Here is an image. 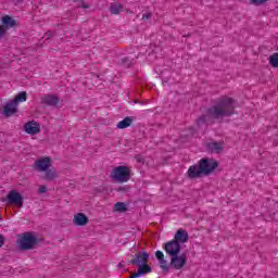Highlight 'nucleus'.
Returning <instances> with one entry per match:
<instances>
[{
  "instance_id": "2",
  "label": "nucleus",
  "mask_w": 278,
  "mask_h": 278,
  "mask_svg": "<svg viewBox=\"0 0 278 278\" xmlns=\"http://www.w3.org/2000/svg\"><path fill=\"white\" fill-rule=\"evenodd\" d=\"M218 168V161L204 157L199 161L198 165H191L187 172L189 179H199L203 175L207 177Z\"/></svg>"
},
{
  "instance_id": "29",
  "label": "nucleus",
  "mask_w": 278,
  "mask_h": 278,
  "mask_svg": "<svg viewBox=\"0 0 278 278\" xmlns=\"http://www.w3.org/2000/svg\"><path fill=\"white\" fill-rule=\"evenodd\" d=\"M3 242H4L3 236H0V249L3 247Z\"/></svg>"
},
{
  "instance_id": "11",
  "label": "nucleus",
  "mask_w": 278,
  "mask_h": 278,
  "mask_svg": "<svg viewBox=\"0 0 278 278\" xmlns=\"http://www.w3.org/2000/svg\"><path fill=\"white\" fill-rule=\"evenodd\" d=\"M190 236L185 229H178L174 236V241L178 244H185L189 240Z\"/></svg>"
},
{
  "instance_id": "30",
  "label": "nucleus",
  "mask_w": 278,
  "mask_h": 278,
  "mask_svg": "<svg viewBox=\"0 0 278 278\" xmlns=\"http://www.w3.org/2000/svg\"><path fill=\"white\" fill-rule=\"evenodd\" d=\"M117 268H123V263H119V264L117 265Z\"/></svg>"
},
{
  "instance_id": "26",
  "label": "nucleus",
  "mask_w": 278,
  "mask_h": 278,
  "mask_svg": "<svg viewBox=\"0 0 278 278\" xmlns=\"http://www.w3.org/2000/svg\"><path fill=\"white\" fill-rule=\"evenodd\" d=\"M252 5H264L268 0H250Z\"/></svg>"
},
{
  "instance_id": "8",
  "label": "nucleus",
  "mask_w": 278,
  "mask_h": 278,
  "mask_svg": "<svg viewBox=\"0 0 278 278\" xmlns=\"http://www.w3.org/2000/svg\"><path fill=\"white\" fill-rule=\"evenodd\" d=\"M164 249L167 255H169V257H173L174 255H179V253L181 252V244L173 239L172 241L165 243Z\"/></svg>"
},
{
  "instance_id": "14",
  "label": "nucleus",
  "mask_w": 278,
  "mask_h": 278,
  "mask_svg": "<svg viewBox=\"0 0 278 278\" xmlns=\"http://www.w3.org/2000/svg\"><path fill=\"white\" fill-rule=\"evenodd\" d=\"M25 131L30 136H35V134H38L40 131V125L36 122H28L25 125Z\"/></svg>"
},
{
  "instance_id": "31",
  "label": "nucleus",
  "mask_w": 278,
  "mask_h": 278,
  "mask_svg": "<svg viewBox=\"0 0 278 278\" xmlns=\"http://www.w3.org/2000/svg\"><path fill=\"white\" fill-rule=\"evenodd\" d=\"M83 8L88 9L89 7H88V5H86V4H84V5H83Z\"/></svg>"
},
{
  "instance_id": "3",
  "label": "nucleus",
  "mask_w": 278,
  "mask_h": 278,
  "mask_svg": "<svg viewBox=\"0 0 278 278\" xmlns=\"http://www.w3.org/2000/svg\"><path fill=\"white\" fill-rule=\"evenodd\" d=\"M131 177V169L128 166H117L111 172V178L118 184H126Z\"/></svg>"
},
{
  "instance_id": "20",
  "label": "nucleus",
  "mask_w": 278,
  "mask_h": 278,
  "mask_svg": "<svg viewBox=\"0 0 278 278\" xmlns=\"http://www.w3.org/2000/svg\"><path fill=\"white\" fill-rule=\"evenodd\" d=\"M124 8L122 7L121 3H113L110 7V12L111 14H121V12H123Z\"/></svg>"
},
{
  "instance_id": "1",
  "label": "nucleus",
  "mask_w": 278,
  "mask_h": 278,
  "mask_svg": "<svg viewBox=\"0 0 278 278\" xmlns=\"http://www.w3.org/2000/svg\"><path fill=\"white\" fill-rule=\"evenodd\" d=\"M233 114H236V100L229 97H222L195 123L198 127H201V125H214V121H220V118L233 116Z\"/></svg>"
},
{
  "instance_id": "7",
  "label": "nucleus",
  "mask_w": 278,
  "mask_h": 278,
  "mask_svg": "<svg viewBox=\"0 0 278 278\" xmlns=\"http://www.w3.org/2000/svg\"><path fill=\"white\" fill-rule=\"evenodd\" d=\"M1 23L2 25H0V38H3L5 31H8V29H12V27L16 25V20L10 15H4L2 16Z\"/></svg>"
},
{
  "instance_id": "27",
  "label": "nucleus",
  "mask_w": 278,
  "mask_h": 278,
  "mask_svg": "<svg viewBox=\"0 0 278 278\" xmlns=\"http://www.w3.org/2000/svg\"><path fill=\"white\" fill-rule=\"evenodd\" d=\"M155 257H156V260H159V262L162 261V260H164V252H162V251H156V252H155Z\"/></svg>"
},
{
  "instance_id": "12",
  "label": "nucleus",
  "mask_w": 278,
  "mask_h": 278,
  "mask_svg": "<svg viewBox=\"0 0 278 278\" xmlns=\"http://www.w3.org/2000/svg\"><path fill=\"white\" fill-rule=\"evenodd\" d=\"M88 216L84 213H77L74 215L73 223L76 227H86L88 225Z\"/></svg>"
},
{
  "instance_id": "10",
  "label": "nucleus",
  "mask_w": 278,
  "mask_h": 278,
  "mask_svg": "<svg viewBox=\"0 0 278 278\" xmlns=\"http://www.w3.org/2000/svg\"><path fill=\"white\" fill-rule=\"evenodd\" d=\"M35 166L37 170H39L40 173H46V170H49V168H51V159L41 157L38 161H36Z\"/></svg>"
},
{
  "instance_id": "32",
  "label": "nucleus",
  "mask_w": 278,
  "mask_h": 278,
  "mask_svg": "<svg viewBox=\"0 0 278 278\" xmlns=\"http://www.w3.org/2000/svg\"><path fill=\"white\" fill-rule=\"evenodd\" d=\"M141 164H144V161L140 160Z\"/></svg>"
},
{
  "instance_id": "19",
  "label": "nucleus",
  "mask_w": 278,
  "mask_h": 278,
  "mask_svg": "<svg viewBox=\"0 0 278 278\" xmlns=\"http://www.w3.org/2000/svg\"><path fill=\"white\" fill-rule=\"evenodd\" d=\"M153 268H151V265L149 263H140V275H149V273H152Z\"/></svg>"
},
{
  "instance_id": "4",
  "label": "nucleus",
  "mask_w": 278,
  "mask_h": 278,
  "mask_svg": "<svg viewBox=\"0 0 278 278\" xmlns=\"http://www.w3.org/2000/svg\"><path fill=\"white\" fill-rule=\"evenodd\" d=\"M25 101H27V92L22 91L4 106L5 116H12V114H15L18 103H25Z\"/></svg>"
},
{
  "instance_id": "16",
  "label": "nucleus",
  "mask_w": 278,
  "mask_h": 278,
  "mask_svg": "<svg viewBox=\"0 0 278 278\" xmlns=\"http://www.w3.org/2000/svg\"><path fill=\"white\" fill-rule=\"evenodd\" d=\"M59 176L60 175L58 174V170H55V168H50L46 170L43 179H47L48 181H53V179H58Z\"/></svg>"
},
{
  "instance_id": "28",
  "label": "nucleus",
  "mask_w": 278,
  "mask_h": 278,
  "mask_svg": "<svg viewBox=\"0 0 278 278\" xmlns=\"http://www.w3.org/2000/svg\"><path fill=\"white\" fill-rule=\"evenodd\" d=\"M38 192L40 194H45V192H47V187L46 186H40Z\"/></svg>"
},
{
  "instance_id": "5",
  "label": "nucleus",
  "mask_w": 278,
  "mask_h": 278,
  "mask_svg": "<svg viewBox=\"0 0 278 278\" xmlns=\"http://www.w3.org/2000/svg\"><path fill=\"white\" fill-rule=\"evenodd\" d=\"M18 245L23 251H28L33 247H36V236L30 232H26L18 237Z\"/></svg>"
},
{
  "instance_id": "13",
  "label": "nucleus",
  "mask_w": 278,
  "mask_h": 278,
  "mask_svg": "<svg viewBox=\"0 0 278 278\" xmlns=\"http://www.w3.org/2000/svg\"><path fill=\"white\" fill-rule=\"evenodd\" d=\"M206 147L211 153H223L225 151V143L223 141L210 142Z\"/></svg>"
},
{
  "instance_id": "9",
  "label": "nucleus",
  "mask_w": 278,
  "mask_h": 278,
  "mask_svg": "<svg viewBox=\"0 0 278 278\" xmlns=\"http://www.w3.org/2000/svg\"><path fill=\"white\" fill-rule=\"evenodd\" d=\"M8 201L11 205H16V207H23V195L16 191H11L8 194Z\"/></svg>"
},
{
  "instance_id": "24",
  "label": "nucleus",
  "mask_w": 278,
  "mask_h": 278,
  "mask_svg": "<svg viewBox=\"0 0 278 278\" xmlns=\"http://www.w3.org/2000/svg\"><path fill=\"white\" fill-rule=\"evenodd\" d=\"M160 262V266H161V268H162V270L165 273V274H167L168 273V270H169V267H168V264H167V262H166V260H161V261H159Z\"/></svg>"
},
{
  "instance_id": "25",
  "label": "nucleus",
  "mask_w": 278,
  "mask_h": 278,
  "mask_svg": "<svg viewBox=\"0 0 278 278\" xmlns=\"http://www.w3.org/2000/svg\"><path fill=\"white\" fill-rule=\"evenodd\" d=\"M151 18H153V13L151 11L143 13L141 16V21L143 22L150 21Z\"/></svg>"
},
{
  "instance_id": "15",
  "label": "nucleus",
  "mask_w": 278,
  "mask_h": 278,
  "mask_svg": "<svg viewBox=\"0 0 278 278\" xmlns=\"http://www.w3.org/2000/svg\"><path fill=\"white\" fill-rule=\"evenodd\" d=\"M42 103H46V105H58V103H60V98L55 94H49L42 98Z\"/></svg>"
},
{
  "instance_id": "23",
  "label": "nucleus",
  "mask_w": 278,
  "mask_h": 278,
  "mask_svg": "<svg viewBox=\"0 0 278 278\" xmlns=\"http://www.w3.org/2000/svg\"><path fill=\"white\" fill-rule=\"evenodd\" d=\"M269 64L273 68H278V52L269 56Z\"/></svg>"
},
{
  "instance_id": "22",
  "label": "nucleus",
  "mask_w": 278,
  "mask_h": 278,
  "mask_svg": "<svg viewBox=\"0 0 278 278\" xmlns=\"http://www.w3.org/2000/svg\"><path fill=\"white\" fill-rule=\"evenodd\" d=\"M149 257H151V253L144 251V249L141 248V251H140V264L149 263Z\"/></svg>"
},
{
  "instance_id": "18",
  "label": "nucleus",
  "mask_w": 278,
  "mask_h": 278,
  "mask_svg": "<svg viewBox=\"0 0 278 278\" xmlns=\"http://www.w3.org/2000/svg\"><path fill=\"white\" fill-rule=\"evenodd\" d=\"M131 123H134V118L126 117L117 124V129H127L131 126Z\"/></svg>"
},
{
  "instance_id": "17",
  "label": "nucleus",
  "mask_w": 278,
  "mask_h": 278,
  "mask_svg": "<svg viewBox=\"0 0 278 278\" xmlns=\"http://www.w3.org/2000/svg\"><path fill=\"white\" fill-rule=\"evenodd\" d=\"M129 210V206L125 202H117L113 205V212H127Z\"/></svg>"
},
{
  "instance_id": "21",
  "label": "nucleus",
  "mask_w": 278,
  "mask_h": 278,
  "mask_svg": "<svg viewBox=\"0 0 278 278\" xmlns=\"http://www.w3.org/2000/svg\"><path fill=\"white\" fill-rule=\"evenodd\" d=\"M132 264H137L138 269L135 274H132L129 278H137L140 277V255L136 254V260L131 261Z\"/></svg>"
},
{
  "instance_id": "6",
  "label": "nucleus",
  "mask_w": 278,
  "mask_h": 278,
  "mask_svg": "<svg viewBox=\"0 0 278 278\" xmlns=\"http://www.w3.org/2000/svg\"><path fill=\"white\" fill-rule=\"evenodd\" d=\"M186 264H188V256L186 255V253L170 256V268H174L175 270H181V268H184Z\"/></svg>"
}]
</instances>
